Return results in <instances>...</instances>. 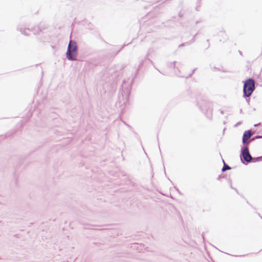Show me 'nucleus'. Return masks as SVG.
<instances>
[{
	"instance_id": "39448f33",
	"label": "nucleus",
	"mask_w": 262,
	"mask_h": 262,
	"mask_svg": "<svg viewBox=\"0 0 262 262\" xmlns=\"http://www.w3.org/2000/svg\"><path fill=\"white\" fill-rule=\"evenodd\" d=\"M230 167L228 165L225 164L223 168H222V171H225L227 170L230 169Z\"/></svg>"
},
{
	"instance_id": "7ed1b4c3",
	"label": "nucleus",
	"mask_w": 262,
	"mask_h": 262,
	"mask_svg": "<svg viewBox=\"0 0 262 262\" xmlns=\"http://www.w3.org/2000/svg\"><path fill=\"white\" fill-rule=\"evenodd\" d=\"M242 155L243 159L245 161L247 162H249L252 160V157L249 154V149L248 147H246L244 149L242 152Z\"/></svg>"
},
{
	"instance_id": "20e7f679",
	"label": "nucleus",
	"mask_w": 262,
	"mask_h": 262,
	"mask_svg": "<svg viewBox=\"0 0 262 262\" xmlns=\"http://www.w3.org/2000/svg\"><path fill=\"white\" fill-rule=\"evenodd\" d=\"M252 136V133L250 130L246 131L243 137V142L244 143H246L248 140Z\"/></svg>"
},
{
	"instance_id": "f03ea898",
	"label": "nucleus",
	"mask_w": 262,
	"mask_h": 262,
	"mask_svg": "<svg viewBox=\"0 0 262 262\" xmlns=\"http://www.w3.org/2000/svg\"><path fill=\"white\" fill-rule=\"evenodd\" d=\"M77 47L75 42L70 41L67 53V58L69 60H76Z\"/></svg>"
},
{
	"instance_id": "f257e3e1",
	"label": "nucleus",
	"mask_w": 262,
	"mask_h": 262,
	"mask_svg": "<svg viewBox=\"0 0 262 262\" xmlns=\"http://www.w3.org/2000/svg\"><path fill=\"white\" fill-rule=\"evenodd\" d=\"M255 89L254 80L251 78L246 80L244 84V96L249 97Z\"/></svg>"
}]
</instances>
